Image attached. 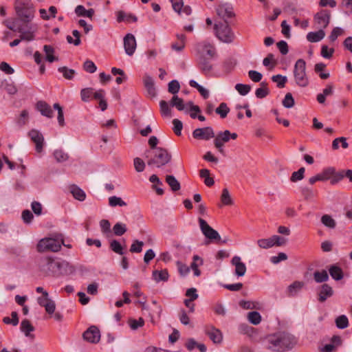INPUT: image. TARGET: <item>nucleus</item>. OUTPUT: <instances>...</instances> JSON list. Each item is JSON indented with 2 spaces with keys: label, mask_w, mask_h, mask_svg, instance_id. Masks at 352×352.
Listing matches in <instances>:
<instances>
[{
  "label": "nucleus",
  "mask_w": 352,
  "mask_h": 352,
  "mask_svg": "<svg viewBox=\"0 0 352 352\" xmlns=\"http://www.w3.org/2000/svg\"><path fill=\"white\" fill-rule=\"evenodd\" d=\"M61 248V245L58 241L52 238H45L39 241L36 245V249L39 252H58Z\"/></svg>",
  "instance_id": "obj_8"
},
{
  "label": "nucleus",
  "mask_w": 352,
  "mask_h": 352,
  "mask_svg": "<svg viewBox=\"0 0 352 352\" xmlns=\"http://www.w3.org/2000/svg\"><path fill=\"white\" fill-rule=\"evenodd\" d=\"M166 182L173 191H177L181 188L179 182L173 175H167L166 177Z\"/></svg>",
  "instance_id": "obj_32"
},
{
  "label": "nucleus",
  "mask_w": 352,
  "mask_h": 352,
  "mask_svg": "<svg viewBox=\"0 0 352 352\" xmlns=\"http://www.w3.org/2000/svg\"><path fill=\"white\" fill-rule=\"evenodd\" d=\"M28 136L36 145V151L41 153L43 151L44 138L43 135L36 129H32L28 133Z\"/></svg>",
  "instance_id": "obj_13"
},
{
  "label": "nucleus",
  "mask_w": 352,
  "mask_h": 352,
  "mask_svg": "<svg viewBox=\"0 0 352 352\" xmlns=\"http://www.w3.org/2000/svg\"><path fill=\"white\" fill-rule=\"evenodd\" d=\"M127 231L126 226L122 223H116L113 227V232L116 236H120Z\"/></svg>",
  "instance_id": "obj_36"
},
{
  "label": "nucleus",
  "mask_w": 352,
  "mask_h": 352,
  "mask_svg": "<svg viewBox=\"0 0 352 352\" xmlns=\"http://www.w3.org/2000/svg\"><path fill=\"white\" fill-rule=\"evenodd\" d=\"M177 41L172 43L171 48L175 51L181 52L185 47L186 36L184 34H177Z\"/></svg>",
  "instance_id": "obj_26"
},
{
  "label": "nucleus",
  "mask_w": 352,
  "mask_h": 352,
  "mask_svg": "<svg viewBox=\"0 0 352 352\" xmlns=\"http://www.w3.org/2000/svg\"><path fill=\"white\" fill-rule=\"evenodd\" d=\"M12 318L6 316L3 318V322L6 324H12L16 326L19 324V317L16 311H12L11 313Z\"/></svg>",
  "instance_id": "obj_44"
},
{
  "label": "nucleus",
  "mask_w": 352,
  "mask_h": 352,
  "mask_svg": "<svg viewBox=\"0 0 352 352\" xmlns=\"http://www.w3.org/2000/svg\"><path fill=\"white\" fill-rule=\"evenodd\" d=\"M199 223L200 229L204 235L210 240H218L221 239V236L218 232L214 230L208 223L202 218H199Z\"/></svg>",
  "instance_id": "obj_9"
},
{
  "label": "nucleus",
  "mask_w": 352,
  "mask_h": 352,
  "mask_svg": "<svg viewBox=\"0 0 352 352\" xmlns=\"http://www.w3.org/2000/svg\"><path fill=\"white\" fill-rule=\"evenodd\" d=\"M231 263L235 266L234 273L238 276H243L246 272V266L244 263L241 260V258L238 256H234L232 260Z\"/></svg>",
  "instance_id": "obj_17"
},
{
  "label": "nucleus",
  "mask_w": 352,
  "mask_h": 352,
  "mask_svg": "<svg viewBox=\"0 0 352 352\" xmlns=\"http://www.w3.org/2000/svg\"><path fill=\"white\" fill-rule=\"evenodd\" d=\"M314 278L316 283H323L329 280V275L324 270L316 271L314 273Z\"/></svg>",
  "instance_id": "obj_33"
},
{
  "label": "nucleus",
  "mask_w": 352,
  "mask_h": 352,
  "mask_svg": "<svg viewBox=\"0 0 352 352\" xmlns=\"http://www.w3.org/2000/svg\"><path fill=\"white\" fill-rule=\"evenodd\" d=\"M109 204L112 207H115L116 206H126V202H124L120 197H118L116 196H112L109 198Z\"/></svg>",
  "instance_id": "obj_58"
},
{
  "label": "nucleus",
  "mask_w": 352,
  "mask_h": 352,
  "mask_svg": "<svg viewBox=\"0 0 352 352\" xmlns=\"http://www.w3.org/2000/svg\"><path fill=\"white\" fill-rule=\"evenodd\" d=\"M301 194L305 200H310L316 196L317 192L314 191L308 187H302L300 190Z\"/></svg>",
  "instance_id": "obj_43"
},
{
  "label": "nucleus",
  "mask_w": 352,
  "mask_h": 352,
  "mask_svg": "<svg viewBox=\"0 0 352 352\" xmlns=\"http://www.w3.org/2000/svg\"><path fill=\"white\" fill-rule=\"evenodd\" d=\"M36 109L41 113L42 116L48 118H52L54 116V113L51 106L45 101H38L36 104Z\"/></svg>",
  "instance_id": "obj_16"
},
{
  "label": "nucleus",
  "mask_w": 352,
  "mask_h": 352,
  "mask_svg": "<svg viewBox=\"0 0 352 352\" xmlns=\"http://www.w3.org/2000/svg\"><path fill=\"white\" fill-rule=\"evenodd\" d=\"M305 171V168L301 167L297 171L294 172L290 177L291 182H296L297 181L302 179L304 178Z\"/></svg>",
  "instance_id": "obj_51"
},
{
  "label": "nucleus",
  "mask_w": 352,
  "mask_h": 352,
  "mask_svg": "<svg viewBox=\"0 0 352 352\" xmlns=\"http://www.w3.org/2000/svg\"><path fill=\"white\" fill-rule=\"evenodd\" d=\"M336 324L339 329H345L349 326V320L346 316L341 315L336 319Z\"/></svg>",
  "instance_id": "obj_46"
},
{
  "label": "nucleus",
  "mask_w": 352,
  "mask_h": 352,
  "mask_svg": "<svg viewBox=\"0 0 352 352\" xmlns=\"http://www.w3.org/2000/svg\"><path fill=\"white\" fill-rule=\"evenodd\" d=\"M143 246L144 242L136 239L133 241L129 250L132 253H140L142 252Z\"/></svg>",
  "instance_id": "obj_57"
},
{
  "label": "nucleus",
  "mask_w": 352,
  "mask_h": 352,
  "mask_svg": "<svg viewBox=\"0 0 352 352\" xmlns=\"http://www.w3.org/2000/svg\"><path fill=\"white\" fill-rule=\"evenodd\" d=\"M217 37L222 42L230 43L234 39V34L228 21L216 23L214 26Z\"/></svg>",
  "instance_id": "obj_6"
},
{
  "label": "nucleus",
  "mask_w": 352,
  "mask_h": 352,
  "mask_svg": "<svg viewBox=\"0 0 352 352\" xmlns=\"http://www.w3.org/2000/svg\"><path fill=\"white\" fill-rule=\"evenodd\" d=\"M216 12L217 15L223 19V21L235 16L232 8L226 7L225 5L219 6L216 9Z\"/></svg>",
  "instance_id": "obj_18"
},
{
  "label": "nucleus",
  "mask_w": 352,
  "mask_h": 352,
  "mask_svg": "<svg viewBox=\"0 0 352 352\" xmlns=\"http://www.w3.org/2000/svg\"><path fill=\"white\" fill-rule=\"evenodd\" d=\"M160 113L162 116H170L171 110L168 106V104L165 100H161L160 102Z\"/></svg>",
  "instance_id": "obj_52"
},
{
  "label": "nucleus",
  "mask_w": 352,
  "mask_h": 352,
  "mask_svg": "<svg viewBox=\"0 0 352 352\" xmlns=\"http://www.w3.org/2000/svg\"><path fill=\"white\" fill-rule=\"evenodd\" d=\"M43 50L45 52L46 59L47 61L52 63L53 61L58 60V58L53 55L54 50L51 45H44Z\"/></svg>",
  "instance_id": "obj_40"
},
{
  "label": "nucleus",
  "mask_w": 352,
  "mask_h": 352,
  "mask_svg": "<svg viewBox=\"0 0 352 352\" xmlns=\"http://www.w3.org/2000/svg\"><path fill=\"white\" fill-rule=\"evenodd\" d=\"M20 329L21 331L23 332L26 336H30V333L34 331V326L28 319H24L22 320Z\"/></svg>",
  "instance_id": "obj_30"
},
{
  "label": "nucleus",
  "mask_w": 352,
  "mask_h": 352,
  "mask_svg": "<svg viewBox=\"0 0 352 352\" xmlns=\"http://www.w3.org/2000/svg\"><path fill=\"white\" fill-rule=\"evenodd\" d=\"M204 52L199 55L197 67L205 76H210L213 69L211 60L217 56V51L214 45L206 43L203 46Z\"/></svg>",
  "instance_id": "obj_1"
},
{
  "label": "nucleus",
  "mask_w": 352,
  "mask_h": 352,
  "mask_svg": "<svg viewBox=\"0 0 352 352\" xmlns=\"http://www.w3.org/2000/svg\"><path fill=\"white\" fill-rule=\"evenodd\" d=\"M305 70V60L302 58L297 60L294 65V76L296 83L302 87H305L309 85V79Z\"/></svg>",
  "instance_id": "obj_7"
},
{
  "label": "nucleus",
  "mask_w": 352,
  "mask_h": 352,
  "mask_svg": "<svg viewBox=\"0 0 352 352\" xmlns=\"http://www.w3.org/2000/svg\"><path fill=\"white\" fill-rule=\"evenodd\" d=\"M333 294V290L332 287L327 283L323 284L321 286L320 291L318 294V300L320 302H324L327 298L332 296Z\"/></svg>",
  "instance_id": "obj_21"
},
{
  "label": "nucleus",
  "mask_w": 352,
  "mask_h": 352,
  "mask_svg": "<svg viewBox=\"0 0 352 352\" xmlns=\"http://www.w3.org/2000/svg\"><path fill=\"white\" fill-rule=\"evenodd\" d=\"M144 85L146 89L148 94L151 97L154 98L156 96V90L154 85V81L153 78L146 76L144 78Z\"/></svg>",
  "instance_id": "obj_23"
},
{
  "label": "nucleus",
  "mask_w": 352,
  "mask_h": 352,
  "mask_svg": "<svg viewBox=\"0 0 352 352\" xmlns=\"http://www.w3.org/2000/svg\"><path fill=\"white\" fill-rule=\"evenodd\" d=\"M343 179H344L343 170L337 172L335 169L334 174L332 175L330 183L332 185H335V184H338V182H340Z\"/></svg>",
  "instance_id": "obj_61"
},
{
  "label": "nucleus",
  "mask_w": 352,
  "mask_h": 352,
  "mask_svg": "<svg viewBox=\"0 0 352 352\" xmlns=\"http://www.w3.org/2000/svg\"><path fill=\"white\" fill-rule=\"evenodd\" d=\"M206 333L214 343L219 344L221 342L223 336L219 329L211 327L210 329L206 330Z\"/></svg>",
  "instance_id": "obj_20"
},
{
  "label": "nucleus",
  "mask_w": 352,
  "mask_h": 352,
  "mask_svg": "<svg viewBox=\"0 0 352 352\" xmlns=\"http://www.w3.org/2000/svg\"><path fill=\"white\" fill-rule=\"evenodd\" d=\"M329 272L331 276L336 280H340L344 277V273L342 268L336 265L330 266Z\"/></svg>",
  "instance_id": "obj_25"
},
{
  "label": "nucleus",
  "mask_w": 352,
  "mask_h": 352,
  "mask_svg": "<svg viewBox=\"0 0 352 352\" xmlns=\"http://www.w3.org/2000/svg\"><path fill=\"white\" fill-rule=\"evenodd\" d=\"M109 247L113 252L118 254L123 255L125 253L124 248L120 243L116 239H113L111 241Z\"/></svg>",
  "instance_id": "obj_35"
},
{
  "label": "nucleus",
  "mask_w": 352,
  "mask_h": 352,
  "mask_svg": "<svg viewBox=\"0 0 352 352\" xmlns=\"http://www.w3.org/2000/svg\"><path fill=\"white\" fill-rule=\"evenodd\" d=\"M93 90V88L91 87L82 89L80 91L81 100L83 102H88L90 100L91 96L94 95Z\"/></svg>",
  "instance_id": "obj_55"
},
{
  "label": "nucleus",
  "mask_w": 352,
  "mask_h": 352,
  "mask_svg": "<svg viewBox=\"0 0 352 352\" xmlns=\"http://www.w3.org/2000/svg\"><path fill=\"white\" fill-rule=\"evenodd\" d=\"M76 14L79 16H87L91 18L94 14V10L91 8L86 10L83 6L79 5L75 8Z\"/></svg>",
  "instance_id": "obj_29"
},
{
  "label": "nucleus",
  "mask_w": 352,
  "mask_h": 352,
  "mask_svg": "<svg viewBox=\"0 0 352 352\" xmlns=\"http://www.w3.org/2000/svg\"><path fill=\"white\" fill-rule=\"evenodd\" d=\"M38 303L40 306L45 307V311L47 314H52L54 313L56 305L52 300L48 298L39 297L38 298Z\"/></svg>",
  "instance_id": "obj_19"
},
{
  "label": "nucleus",
  "mask_w": 352,
  "mask_h": 352,
  "mask_svg": "<svg viewBox=\"0 0 352 352\" xmlns=\"http://www.w3.org/2000/svg\"><path fill=\"white\" fill-rule=\"evenodd\" d=\"M53 107L55 110L58 111V122L60 126L65 125L64 114L62 107L58 103H54Z\"/></svg>",
  "instance_id": "obj_48"
},
{
  "label": "nucleus",
  "mask_w": 352,
  "mask_h": 352,
  "mask_svg": "<svg viewBox=\"0 0 352 352\" xmlns=\"http://www.w3.org/2000/svg\"><path fill=\"white\" fill-rule=\"evenodd\" d=\"M144 155L147 160V164L157 168L166 165L172 160L171 154L162 147L155 150H146Z\"/></svg>",
  "instance_id": "obj_2"
},
{
  "label": "nucleus",
  "mask_w": 352,
  "mask_h": 352,
  "mask_svg": "<svg viewBox=\"0 0 352 352\" xmlns=\"http://www.w3.org/2000/svg\"><path fill=\"white\" fill-rule=\"evenodd\" d=\"M170 105L176 107L178 111H183L185 109L184 100L177 95L173 96L170 101Z\"/></svg>",
  "instance_id": "obj_31"
},
{
  "label": "nucleus",
  "mask_w": 352,
  "mask_h": 352,
  "mask_svg": "<svg viewBox=\"0 0 352 352\" xmlns=\"http://www.w3.org/2000/svg\"><path fill=\"white\" fill-rule=\"evenodd\" d=\"M176 265L181 276H184L190 272V267L182 262L179 261H177Z\"/></svg>",
  "instance_id": "obj_60"
},
{
  "label": "nucleus",
  "mask_w": 352,
  "mask_h": 352,
  "mask_svg": "<svg viewBox=\"0 0 352 352\" xmlns=\"http://www.w3.org/2000/svg\"><path fill=\"white\" fill-rule=\"evenodd\" d=\"M326 67V65L322 63H319L315 65L314 71L316 73L319 74L321 79H327L329 77V73L322 72Z\"/></svg>",
  "instance_id": "obj_41"
},
{
  "label": "nucleus",
  "mask_w": 352,
  "mask_h": 352,
  "mask_svg": "<svg viewBox=\"0 0 352 352\" xmlns=\"http://www.w3.org/2000/svg\"><path fill=\"white\" fill-rule=\"evenodd\" d=\"M69 189L73 197L80 201L86 198L85 192L76 184H72L69 186Z\"/></svg>",
  "instance_id": "obj_22"
},
{
  "label": "nucleus",
  "mask_w": 352,
  "mask_h": 352,
  "mask_svg": "<svg viewBox=\"0 0 352 352\" xmlns=\"http://www.w3.org/2000/svg\"><path fill=\"white\" fill-rule=\"evenodd\" d=\"M41 270L46 276H60L72 272V267L66 261H58L52 258H47L42 265Z\"/></svg>",
  "instance_id": "obj_3"
},
{
  "label": "nucleus",
  "mask_w": 352,
  "mask_h": 352,
  "mask_svg": "<svg viewBox=\"0 0 352 352\" xmlns=\"http://www.w3.org/2000/svg\"><path fill=\"white\" fill-rule=\"evenodd\" d=\"M136 41L133 34L129 33L124 37V47L129 56H132L136 49Z\"/></svg>",
  "instance_id": "obj_15"
},
{
  "label": "nucleus",
  "mask_w": 352,
  "mask_h": 352,
  "mask_svg": "<svg viewBox=\"0 0 352 352\" xmlns=\"http://www.w3.org/2000/svg\"><path fill=\"white\" fill-rule=\"evenodd\" d=\"M230 132L228 130H226L223 132H219L214 140V146L218 149V151L223 153V144L226 142H228L230 140Z\"/></svg>",
  "instance_id": "obj_14"
},
{
  "label": "nucleus",
  "mask_w": 352,
  "mask_h": 352,
  "mask_svg": "<svg viewBox=\"0 0 352 352\" xmlns=\"http://www.w3.org/2000/svg\"><path fill=\"white\" fill-rule=\"evenodd\" d=\"M235 89L241 95L245 96L250 92L251 86L249 85L238 83L236 85Z\"/></svg>",
  "instance_id": "obj_59"
},
{
  "label": "nucleus",
  "mask_w": 352,
  "mask_h": 352,
  "mask_svg": "<svg viewBox=\"0 0 352 352\" xmlns=\"http://www.w3.org/2000/svg\"><path fill=\"white\" fill-rule=\"evenodd\" d=\"M239 306L244 309H258L259 303L256 302L241 300L239 301Z\"/></svg>",
  "instance_id": "obj_38"
},
{
  "label": "nucleus",
  "mask_w": 352,
  "mask_h": 352,
  "mask_svg": "<svg viewBox=\"0 0 352 352\" xmlns=\"http://www.w3.org/2000/svg\"><path fill=\"white\" fill-rule=\"evenodd\" d=\"M216 113L219 114L221 118H225L230 112V108L225 102H221L215 110Z\"/></svg>",
  "instance_id": "obj_42"
},
{
  "label": "nucleus",
  "mask_w": 352,
  "mask_h": 352,
  "mask_svg": "<svg viewBox=\"0 0 352 352\" xmlns=\"http://www.w3.org/2000/svg\"><path fill=\"white\" fill-rule=\"evenodd\" d=\"M236 65V61L232 58L226 59L223 63V69L226 74L230 73Z\"/></svg>",
  "instance_id": "obj_37"
},
{
  "label": "nucleus",
  "mask_w": 352,
  "mask_h": 352,
  "mask_svg": "<svg viewBox=\"0 0 352 352\" xmlns=\"http://www.w3.org/2000/svg\"><path fill=\"white\" fill-rule=\"evenodd\" d=\"M14 7L16 14L21 21L28 23L32 20L34 10L30 0H15Z\"/></svg>",
  "instance_id": "obj_5"
},
{
  "label": "nucleus",
  "mask_w": 352,
  "mask_h": 352,
  "mask_svg": "<svg viewBox=\"0 0 352 352\" xmlns=\"http://www.w3.org/2000/svg\"><path fill=\"white\" fill-rule=\"evenodd\" d=\"M128 322L131 329L136 330L144 326V320L142 317L139 318L138 320L131 318L129 320Z\"/></svg>",
  "instance_id": "obj_50"
},
{
  "label": "nucleus",
  "mask_w": 352,
  "mask_h": 352,
  "mask_svg": "<svg viewBox=\"0 0 352 352\" xmlns=\"http://www.w3.org/2000/svg\"><path fill=\"white\" fill-rule=\"evenodd\" d=\"M321 222L329 228H334L336 226L335 220L329 214H324L321 217Z\"/></svg>",
  "instance_id": "obj_47"
},
{
  "label": "nucleus",
  "mask_w": 352,
  "mask_h": 352,
  "mask_svg": "<svg viewBox=\"0 0 352 352\" xmlns=\"http://www.w3.org/2000/svg\"><path fill=\"white\" fill-rule=\"evenodd\" d=\"M133 164L137 172H142L145 168V163L140 157H135L133 160Z\"/></svg>",
  "instance_id": "obj_64"
},
{
  "label": "nucleus",
  "mask_w": 352,
  "mask_h": 352,
  "mask_svg": "<svg viewBox=\"0 0 352 352\" xmlns=\"http://www.w3.org/2000/svg\"><path fill=\"white\" fill-rule=\"evenodd\" d=\"M257 244L259 246V248H263V249H268V248L273 247L272 246V240L271 237L269 239H258L257 241Z\"/></svg>",
  "instance_id": "obj_62"
},
{
  "label": "nucleus",
  "mask_w": 352,
  "mask_h": 352,
  "mask_svg": "<svg viewBox=\"0 0 352 352\" xmlns=\"http://www.w3.org/2000/svg\"><path fill=\"white\" fill-rule=\"evenodd\" d=\"M57 162H64L69 159V155L62 149L55 150L53 153Z\"/></svg>",
  "instance_id": "obj_39"
},
{
  "label": "nucleus",
  "mask_w": 352,
  "mask_h": 352,
  "mask_svg": "<svg viewBox=\"0 0 352 352\" xmlns=\"http://www.w3.org/2000/svg\"><path fill=\"white\" fill-rule=\"evenodd\" d=\"M180 89V85L177 80H173L168 83V91L169 93L176 95Z\"/></svg>",
  "instance_id": "obj_54"
},
{
  "label": "nucleus",
  "mask_w": 352,
  "mask_h": 352,
  "mask_svg": "<svg viewBox=\"0 0 352 352\" xmlns=\"http://www.w3.org/2000/svg\"><path fill=\"white\" fill-rule=\"evenodd\" d=\"M192 137L196 140H208L214 137V133L210 126L198 128L193 131Z\"/></svg>",
  "instance_id": "obj_10"
},
{
  "label": "nucleus",
  "mask_w": 352,
  "mask_h": 352,
  "mask_svg": "<svg viewBox=\"0 0 352 352\" xmlns=\"http://www.w3.org/2000/svg\"><path fill=\"white\" fill-rule=\"evenodd\" d=\"M325 36V32L320 29L317 32H310L307 35V39L311 43H316L321 41Z\"/></svg>",
  "instance_id": "obj_24"
},
{
  "label": "nucleus",
  "mask_w": 352,
  "mask_h": 352,
  "mask_svg": "<svg viewBox=\"0 0 352 352\" xmlns=\"http://www.w3.org/2000/svg\"><path fill=\"white\" fill-rule=\"evenodd\" d=\"M267 82L263 81L260 84V87L256 89L255 95L258 98H264L270 94V90L267 87Z\"/></svg>",
  "instance_id": "obj_27"
},
{
  "label": "nucleus",
  "mask_w": 352,
  "mask_h": 352,
  "mask_svg": "<svg viewBox=\"0 0 352 352\" xmlns=\"http://www.w3.org/2000/svg\"><path fill=\"white\" fill-rule=\"evenodd\" d=\"M331 12L328 10H322L314 16L316 23L321 28H326L330 21Z\"/></svg>",
  "instance_id": "obj_12"
},
{
  "label": "nucleus",
  "mask_w": 352,
  "mask_h": 352,
  "mask_svg": "<svg viewBox=\"0 0 352 352\" xmlns=\"http://www.w3.org/2000/svg\"><path fill=\"white\" fill-rule=\"evenodd\" d=\"M270 344L269 349L276 351H285L292 349L296 343V341L292 336L280 333L271 336L269 339Z\"/></svg>",
  "instance_id": "obj_4"
},
{
  "label": "nucleus",
  "mask_w": 352,
  "mask_h": 352,
  "mask_svg": "<svg viewBox=\"0 0 352 352\" xmlns=\"http://www.w3.org/2000/svg\"><path fill=\"white\" fill-rule=\"evenodd\" d=\"M248 320L253 324L257 325L261 321V316L258 311H251L248 315Z\"/></svg>",
  "instance_id": "obj_45"
},
{
  "label": "nucleus",
  "mask_w": 352,
  "mask_h": 352,
  "mask_svg": "<svg viewBox=\"0 0 352 352\" xmlns=\"http://www.w3.org/2000/svg\"><path fill=\"white\" fill-rule=\"evenodd\" d=\"M84 340L96 344L100 341V333L98 328L96 326H91L82 334Z\"/></svg>",
  "instance_id": "obj_11"
},
{
  "label": "nucleus",
  "mask_w": 352,
  "mask_h": 352,
  "mask_svg": "<svg viewBox=\"0 0 352 352\" xmlns=\"http://www.w3.org/2000/svg\"><path fill=\"white\" fill-rule=\"evenodd\" d=\"M272 80L277 83V87L279 88H283L287 82V77L280 74L274 75L272 77Z\"/></svg>",
  "instance_id": "obj_49"
},
{
  "label": "nucleus",
  "mask_w": 352,
  "mask_h": 352,
  "mask_svg": "<svg viewBox=\"0 0 352 352\" xmlns=\"http://www.w3.org/2000/svg\"><path fill=\"white\" fill-rule=\"evenodd\" d=\"M282 104L285 108L288 109L294 106V99L291 93L286 94L285 98L283 100Z\"/></svg>",
  "instance_id": "obj_56"
},
{
  "label": "nucleus",
  "mask_w": 352,
  "mask_h": 352,
  "mask_svg": "<svg viewBox=\"0 0 352 352\" xmlns=\"http://www.w3.org/2000/svg\"><path fill=\"white\" fill-rule=\"evenodd\" d=\"M83 69L87 72L92 74L96 71L97 67L93 61L87 60L83 64Z\"/></svg>",
  "instance_id": "obj_63"
},
{
  "label": "nucleus",
  "mask_w": 352,
  "mask_h": 352,
  "mask_svg": "<svg viewBox=\"0 0 352 352\" xmlns=\"http://www.w3.org/2000/svg\"><path fill=\"white\" fill-rule=\"evenodd\" d=\"M58 72L63 74L65 78L71 80L73 78L75 74V70L72 69H68L67 67H61L58 68Z\"/></svg>",
  "instance_id": "obj_53"
},
{
  "label": "nucleus",
  "mask_w": 352,
  "mask_h": 352,
  "mask_svg": "<svg viewBox=\"0 0 352 352\" xmlns=\"http://www.w3.org/2000/svg\"><path fill=\"white\" fill-rule=\"evenodd\" d=\"M221 201L222 204L225 206H232L233 204V201L231 198V196L228 188H225L222 190L221 195Z\"/></svg>",
  "instance_id": "obj_34"
},
{
  "label": "nucleus",
  "mask_w": 352,
  "mask_h": 352,
  "mask_svg": "<svg viewBox=\"0 0 352 352\" xmlns=\"http://www.w3.org/2000/svg\"><path fill=\"white\" fill-rule=\"evenodd\" d=\"M153 277L156 282L167 281L169 277L167 270H154L153 272Z\"/></svg>",
  "instance_id": "obj_28"
}]
</instances>
